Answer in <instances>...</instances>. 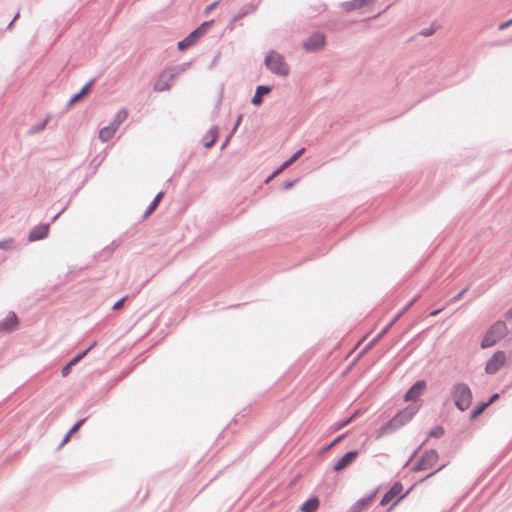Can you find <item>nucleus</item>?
I'll return each instance as SVG.
<instances>
[{
    "label": "nucleus",
    "mask_w": 512,
    "mask_h": 512,
    "mask_svg": "<svg viewBox=\"0 0 512 512\" xmlns=\"http://www.w3.org/2000/svg\"><path fill=\"white\" fill-rule=\"evenodd\" d=\"M163 196H164L163 191H160L157 193V195L154 197V199L151 201V203L146 208V210L142 216L143 219L147 218L149 215H151L156 210V208L159 205Z\"/></svg>",
    "instance_id": "23"
},
{
    "label": "nucleus",
    "mask_w": 512,
    "mask_h": 512,
    "mask_svg": "<svg viewBox=\"0 0 512 512\" xmlns=\"http://www.w3.org/2000/svg\"><path fill=\"white\" fill-rule=\"evenodd\" d=\"M286 165L289 167L291 164H293L294 162L288 158L286 161H285Z\"/></svg>",
    "instance_id": "49"
},
{
    "label": "nucleus",
    "mask_w": 512,
    "mask_h": 512,
    "mask_svg": "<svg viewBox=\"0 0 512 512\" xmlns=\"http://www.w3.org/2000/svg\"><path fill=\"white\" fill-rule=\"evenodd\" d=\"M319 506V499L313 496L307 499L300 507L301 512H316Z\"/></svg>",
    "instance_id": "22"
},
{
    "label": "nucleus",
    "mask_w": 512,
    "mask_h": 512,
    "mask_svg": "<svg viewBox=\"0 0 512 512\" xmlns=\"http://www.w3.org/2000/svg\"><path fill=\"white\" fill-rule=\"evenodd\" d=\"M450 396L457 409L466 411L472 402V391L470 387L463 382H458L452 385L450 389Z\"/></svg>",
    "instance_id": "2"
},
{
    "label": "nucleus",
    "mask_w": 512,
    "mask_h": 512,
    "mask_svg": "<svg viewBox=\"0 0 512 512\" xmlns=\"http://www.w3.org/2000/svg\"><path fill=\"white\" fill-rule=\"evenodd\" d=\"M218 5V1H215L211 4H209L206 8H205V13L208 14L210 13L212 10H214L216 8V6Z\"/></svg>",
    "instance_id": "41"
},
{
    "label": "nucleus",
    "mask_w": 512,
    "mask_h": 512,
    "mask_svg": "<svg viewBox=\"0 0 512 512\" xmlns=\"http://www.w3.org/2000/svg\"><path fill=\"white\" fill-rule=\"evenodd\" d=\"M95 82V79H91L90 81H88L83 87L82 89L77 92L76 94H74L70 100L68 101L67 105H66V108L69 109L71 108L75 103H77L78 101H80L88 92L89 90L91 89V87L93 86Z\"/></svg>",
    "instance_id": "16"
},
{
    "label": "nucleus",
    "mask_w": 512,
    "mask_h": 512,
    "mask_svg": "<svg viewBox=\"0 0 512 512\" xmlns=\"http://www.w3.org/2000/svg\"><path fill=\"white\" fill-rule=\"evenodd\" d=\"M436 28H437L436 25L433 23V24H431L430 27L422 29L419 32V35L424 36V37L432 36L436 32Z\"/></svg>",
    "instance_id": "28"
},
{
    "label": "nucleus",
    "mask_w": 512,
    "mask_h": 512,
    "mask_svg": "<svg viewBox=\"0 0 512 512\" xmlns=\"http://www.w3.org/2000/svg\"><path fill=\"white\" fill-rule=\"evenodd\" d=\"M18 317L15 312L10 311L6 317L0 321V332H13L18 327Z\"/></svg>",
    "instance_id": "11"
},
{
    "label": "nucleus",
    "mask_w": 512,
    "mask_h": 512,
    "mask_svg": "<svg viewBox=\"0 0 512 512\" xmlns=\"http://www.w3.org/2000/svg\"><path fill=\"white\" fill-rule=\"evenodd\" d=\"M126 299H127V296H124L121 299H119L117 302L114 303V305L112 306V309L113 310L120 309L123 306V304L126 301Z\"/></svg>",
    "instance_id": "34"
},
{
    "label": "nucleus",
    "mask_w": 512,
    "mask_h": 512,
    "mask_svg": "<svg viewBox=\"0 0 512 512\" xmlns=\"http://www.w3.org/2000/svg\"><path fill=\"white\" fill-rule=\"evenodd\" d=\"M71 198L67 200V202L58 210V212L52 217L51 222H55L59 216L64 213V211L68 208L70 205Z\"/></svg>",
    "instance_id": "29"
},
{
    "label": "nucleus",
    "mask_w": 512,
    "mask_h": 512,
    "mask_svg": "<svg viewBox=\"0 0 512 512\" xmlns=\"http://www.w3.org/2000/svg\"><path fill=\"white\" fill-rule=\"evenodd\" d=\"M357 450H352L344 454L333 466V471L340 472L350 466L358 456Z\"/></svg>",
    "instance_id": "10"
},
{
    "label": "nucleus",
    "mask_w": 512,
    "mask_h": 512,
    "mask_svg": "<svg viewBox=\"0 0 512 512\" xmlns=\"http://www.w3.org/2000/svg\"><path fill=\"white\" fill-rule=\"evenodd\" d=\"M506 355L504 351H496L486 362L485 372L487 374H496L505 364Z\"/></svg>",
    "instance_id": "7"
},
{
    "label": "nucleus",
    "mask_w": 512,
    "mask_h": 512,
    "mask_svg": "<svg viewBox=\"0 0 512 512\" xmlns=\"http://www.w3.org/2000/svg\"><path fill=\"white\" fill-rule=\"evenodd\" d=\"M506 318L512 319V307L506 312Z\"/></svg>",
    "instance_id": "48"
},
{
    "label": "nucleus",
    "mask_w": 512,
    "mask_h": 512,
    "mask_svg": "<svg viewBox=\"0 0 512 512\" xmlns=\"http://www.w3.org/2000/svg\"><path fill=\"white\" fill-rule=\"evenodd\" d=\"M325 44V36L321 32H315L303 42V49L308 52H316Z\"/></svg>",
    "instance_id": "8"
},
{
    "label": "nucleus",
    "mask_w": 512,
    "mask_h": 512,
    "mask_svg": "<svg viewBox=\"0 0 512 512\" xmlns=\"http://www.w3.org/2000/svg\"><path fill=\"white\" fill-rule=\"evenodd\" d=\"M218 132H219L218 127L212 126L208 130V132L203 136L202 143L205 148L209 149L215 144L217 137H218Z\"/></svg>",
    "instance_id": "18"
},
{
    "label": "nucleus",
    "mask_w": 512,
    "mask_h": 512,
    "mask_svg": "<svg viewBox=\"0 0 512 512\" xmlns=\"http://www.w3.org/2000/svg\"><path fill=\"white\" fill-rule=\"evenodd\" d=\"M443 310V308H439L437 310H434L430 313L431 316H436L438 315L441 311Z\"/></svg>",
    "instance_id": "47"
},
{
    "label": "nucleus",
    "mask_w": 512,
    "mask_h": 512,
    "mask_svg": "<svg viewBox=\"0 0 512 512\" xmlns=\"http://www.w3.org/2000/svg\"><path fill=\"white\" fill-rule=\"evenodd\" d=\"M13 23H14V22H13V21H11V22L8 24L7 28H8V29H9V28H11V27H12V25H13Z\"/></svg>",
    "instance_id": "52"
},
{
    "label": "nucleus",
    "mask_w": 512,
    "mask_h": 512,
    "mask_svg": "<svg viewBox=\"0 0 512 512\" xmlns=\"http://www.w3.org/2000/svg\"><path fill=\"white\" fill-rule=\"evenodd\" d=\"M404 496H407V493H404V495H401V496L398 498V500H400V499L404 498Z\"/></svg>",
    "instance_id": "53"
},
{
    "label": "nucleus",
    "mask_w": 512,
    "mask_h": 512,
    "mask_svg": "<svg viewBox=\"0 0 512 512\" xmlns=\"http://www.w3.org/2000/svg\"><path fill=\"white\" fill-rule=\"evenodd\" d=\"M499 398V394L498 393H494L490 396V398L488 399V401H486V405H491L493 402H495L497 399Z\"/></svg>",
    "instance_id": "40"
},
{
    "label": "nucleus",
    "mask_w": 512,
    "mask_h": 512,
    "mask_svg": "<svg viewBox=\"0 0 512 512\" xmlns=\"http://www.w3.org/2000/svg\"><path fill=\"white\" fill-rule=\"evenodd\" d=\"M402 490V484L400 482H395L382 497L380 505L386 506L387 504H389L395 497H397L402 492Z\"/></svg>",
    "instance_id": "15"
},
{
    "label": "nucleus",
    "mask_w": 512,
    "mask_h": 512,
    "mask_svg": "<svg viewBox=\"0 0 512 512\" xmlns=\"http://www.w3.org/2000/svg\"><path fill=\"white\" fill-rule=\"evenodd\" d=\"M305 152V148L298 149L292 156H290V159L295 162L303 153Z\"/></svg>",
    "instance_id": "35"
},
{
    "label": "nucleus",
    "mask_w": 512,
    "mask_h": 512,
    "mask_svg": "<svg viewBox=\"0 0 512 512\" xmlns=\"http://www.w3.org/2000/svg\"><path fill=\"white\" fill-rule=\"evenodd\" d=\"M242 121V115H238L234 126L232 127L231 134H234Z\"/></svg>",
    "instance_id": "37"
},
{
    "label": "nucleus",
    "mask_w": 512,
    "mask_h": 512,
    "mask_svg": "<svg viewBox=\"0 0 512 512\" xmlns=\"http://www.w3.org/2000/svg\"><path fill=\"white\" fill-rule=\"evenodd\" d=\"M86 418L78 420L68 431L69 434H74L76 431L79 430V428L85 423Z\"/></svg>",
    "instance_id": "31"
},
{
    "label": "nucleus",
    "mask_w": 512,
    "mask_h": 512,
    "mask_svg": "<svg viewBox=\"0 0 512 512\" xmlns=\"http://www.w3.org/2000/svg\"><path fill=\"white\" fill-rule=\"evenodd\" d=\"M265 66L271 73L282 77H286L290 72L289 65L285 62L284 57L274 50L267 53Z\"/></svg>",
    "instance_id": "4"
},
{
    "label": "nucleus",
    "mask_w": 512,
    "mask_h": 512,
    "mask_svg": "<svg viewBox=\"0 0 512 512\" xmlns=\"http://www.w3.org/2000/svg\"><path fill=\"white\" fill-rule=\"evenodd\" d=\"M418 408L414 405H409L405 407L403 410L399 411L392 419H390L386 424L381 426L377 431L376 438L379 439L386 435L392 434L408 422L412 420L414 415L417 413Z\"/></svg>",
    "instance_id": "1"
},
{
    "label": "nucleus",
    "mask_w": 512,
    "mask_h": 512,
    "mask_svg": "<svg viewBox=\"0 0 512 512\" xmlns=\"http://www.w3.org/2000/svg\"><path fill=\"white\" fill-rule=\"evenodd\" d=\"M15 245V240L12 238L4 239L0 241L1 250H12Z\"/></svg>",
    "instance_id": "27"
},
{
    "label": "nucleus",
    "mask_w": 512,
    "mask_h": 512,
    "mask_svg": "<svg viewBox=\"0 0 512 512\" xmlns=\"http://www.w3.org/2000/svg\"><path fill=\"white\" fill-rule=\"evenodd\" d=\"M127 116L128 112L125 109H121L116 113L114 120L111 124L117 125L118 128L119 125L126 120Z\"/></svg>",
    "instance_id": "24"
},
{
    "label": "nucleus",
    "mask_w": 512,
    "mask_h": 512,
    "mask_svg": "<svg viewBox=\"0 0 512 512\" xmlns=\"http://www.w3.org/2000/svg\"><path fill=\"white\" fill-rule=\"evenodd\" d=\"M49 227V223L34 226L28 234V240L34 242L44 239L48 235Z\"/></svg>",
    "instance_id": "12"
},
{
    "label": "nucleus",
    "mask_w": 512,
    "mask_h": 512,
    "mask_svg": "<svg viewBox=\"0 0 512 512\" xmlns=\"http://www.w3.org/2000/svg\"><path fill=\"white\" fill-rule=\"evenodd\" d=\"M444 428L440 425L433 427L429 432L428 436L433 438H440L444 435Z\"/></svg>",
    "instance_id": "26"
},
{
    "label": "nucleus",
    "mask_w": 512,
    "mask_h": 512,
    "mask_svg": "<svg viewBox=\"0 0 512 512\" xmlns=\"http://www.w3.org/2000/svg\"><path fill=\"white\" fill-rule=\"evenodd\" d=\"M438 460V453L435 449L425 451L420 459L412 467V471L418 472L431 468Z\"/></svg>",
    "instance_id": "6"
},
{
    "label": "nucleus",
    "mask_w": 512,
    "mask_h": 512,
    "mask_svg": "<svg viewBox=\"0 0 512 512\" xmlns=\"http://www.w3.org/2000/svg\"><path fill=\"white\" fill-rule=\"evenodd\" d=\"M47 122H48V120L46 119L43 122H41V123L37 124L36 126L32 127L30 129V133H37V132L43 130L45 128V126L47 125Z\"/></svg>",
    "instance_id": "33"
},
{
    "label": "nucleus",
    "mask_w": 512,
    "mask_h": 512,
    "mask_svg": "<svg viewBox=\"0 0 512 512\" xmlns=\"http://www.w3.org/2000/svg\"><path fill=\"white\" fill-rule=\"evenodd\" d=\"M286 168H288V166L286 165L285 162H283V164L279 167V170H284Z\"/></svg>",
    "instance_id": "50"
},
{
    "label": "nucleus",
    "mask_w": 512,
    "mask_h": 512,
    "mask_svg": "<svg viewBox=\"0 0 512 512\" xmlns=\"http://www.w3.org/2000/svg\"><path fill=\"white\" fill-rule=\"evenodd\" d=\"M351 419H352V418L350 417V418H348L347 420H345V421H343V422L339 423V424L337 425V428H338V429L343 428L345 425H347V424L351 421Z\"/></svg>",
    "instance_id": "43"
},
{
    "label": "nucleus",
    "mask_w": 512,
    "mask_h": 512,
    "mask_svg": "<svg viewBox=\"0 0 512 512\" xmlns=\"http://www.w3.org/2000/svg\"><path fill=\"white\" fill-rule=\"evenodd\" d=\"M121 240H113L111 244L104 249V252L112 253L115 249H117L121 245Z\"/></svg>",
    "instance_id": "30"
},
{
    "label": "nucleus",
    "mask_w": 512,
    "mask_h": 512,
    "mask_svg": "<svg viewBox=\"0 0 512 512\" xmlns=\"http://www.w3.org/2000/svg\"><path fill=\"white\" fill-rule=\"evenodd\" d=\"M426 386L425 380L416 381L406 392L404 400L407 402L416 401L424 393Z\"/></svg>",
    "instance_id": "9"
},
{
    "label": "nucleus",
    "mask_w": 512,
    "mask_h": 512,
    "mask_svg": "<svg viewBox=\"0 0 512 512\" xmlns=\"http://www.w3.org/2000/svg\"><path fill=\"white\" fill-rule=\"evenodd\" d=\"M116 130H117V125H114V124H110V125H108L106 127H103L99 131V139L102 142L109 141L113 137V135L115 134Z\"/></svg>",
    "instance_id": "21"
},
{
    "label": "nucleus",
    "mask_w": 512,
    "mask_h": 512,
    "mask_svg": "<svg viewBox=\"0 0 512 512\" xmlns=\"http://www.w3.org/2000/svg\"><path fill=\"white\" fill-rule=\"evenodd\" d=\"M18 17H19V13H16V14H15V16H14V18H13L11 21L15 22V21H16V19H18Z\"/></svg>",
    "instance_id": "51"
},
{
    "label": "nucleus",
    "mask_w": 512,
    "mask_h": 512,
    "mask_svg": "<svg viewBox=\"0 0 512 512\" xmlns=\"http://www.w3.org/2000/svg\"><path fill=\"white\" fill-rule=\"evenodd\" d=\"M257 3H248L245 4L241 9L232 17V22H237L243 17L253 13L257 9Z\"/></svg>",
    "instance_id": "20"
},
{
    "label": "nucleus",
    "mask_w": 512,
    "mask_h": 512,
    "mask_svg": "<svg viewBox=\"0 0 512 512\" xmlns=\"http://www.w3.org/2000/svg\"><path fill=\"white\" fill-rule=\"evenodd\" d=\"M174 77L175 74L167 75L165 72L162 73L154 83V90L158 92L169 90Z\"/></svg>",
    "instance_id": "14"
},
{
    "label": "nucleus",
    "mask_w": 512,
    "mask_h": 512,
    "mask_svg": "<svg viewBox=\"0 0 512 512\" xmlns=\"http://www.w3.org/2000/svg\"><path fill=\"white\" fill-rule=\"evenodd\" d=\"M272 87L268 85H259L255 90V94L251 99V103L254 106H260L263 103V95H267L271 92Z\"/></svg>",
    "instance_id": "17"
},
{
    "label": "nucleus",
    "mask_w": 512,
    "mask_h": 512,
    "mask_svg": "<svg viewBox=\"0 0 512 512\" xmlns=\"http://www.w3.org/2000/svg\"><path fill=\"white\" fill-rule=\"evenodd\" d=\"M508 332V328L504 321H497L491 325L484 334L481 341V348L486 349L495 345L503 339Z\"/></svg>",
    "instance_id": "3"
},
{
    "label": "nucleus",
    "mask_w": 512,
    "mask_h": 512,
    "mask_svg": "<svg viewBox=\"0 0 512 512\" xmlns=\"http://www.w3.org/2000/svg\"><path fill=\"white\" fill-rule=\"evenodd\" d=\"M469 287L470 286L468 285L464 289H462L458 294H456L453 298L450 299L449 303H455L459 301L462 298V296L468 291Z\"/></svg>",
    "instance_id": "32"
},
{
    "label": "nucleus",
    "mask_w": 512,
    "mask_h": 512,
    "mask_svg": "<svg viewBox=\"0 0 512 512\" xmlns=\"http://www.w3.org/2000/svg\"><path fill=\"white\" fill-rule=\"evenodd\" d=\"M297 180H290V181H287L285 182L283 185H282V188L284 190H288L290 188H292L295 184H296Z\"/></svg>",
    "instance_id": "38"
},
{
    "label": "nucleus",
    "mask_w": 512,
    "mask_h": 512,
    "mask_svg": "<svg viewBox=\"0 0 512 512\" xmlns=\"http://www.w3.org/2000/svg\"><path fill=\"white\" fill-rule=\"evenodd\" d=\"M404 496H407V493H404V495H401V496L398 498V500H400V499L404 498Z\"/></svg>",
    "instance_id": "54"
},
{
    "label": "nucleus",
    "mask_w": 512,
    "mask_h": 512,
    "mask_svg": "<svg viewBox=\"0 0 512 512\" xmlns=\"http://www.w3.org/2000/svg\"><path fill=\"white\" fill-rule=\"evenodd\" d=\"M281 171H282V170H279V168H278V169H276V170H275V171H274V172H273V173H272V174L267 178L266 182H268L270 179H272L273 177H275V176H276L277 174H279Z\"/></svg>",
    "instance_id": "44"
},
{
    "label": "nucleus",
    "mask_w": 512,
    "mask_h": 512,
    "mask_svg": "<svg viewBox=\"0 0 512 512\" xmlns=\"http://www.w3.org/2000/svg\"><path fill=\"white\" fill-rule=\"evenodd\" d=\"M488 407V405H486L485 402H481L479 404H477L471 411L470 413V417L471 419H475L477 418L479 415H481L484 410Z\"/></svg>",
    "instance_id": "25"
},
{
    "label": "nucleus",
    "mask_w": 512,
    "mask_h": 512,
    "mask_svg": "<svg viewBox=\"0 0 512 512\" xmlns=\"http://www.w3.org/2000/svg\"><path fill=\"white\" fill-rule=\"evenodd\" d=\"M72 435L69 434L68 432L66 433L65 437L63 438L62 442L60 443L59 445V448H61L62 446H64L70 439Z\"/></svg>",
    "instance_id": "42"
},
{
    "label": "nucleus",
    "mask_w": 512,
    "mask_h": 512,
    "mask_svg": "<svg viewBox=\"0 0 512 512\" xmlns=\"http://www.w3.org/2000/svg\"><path fill=\"white\" fill-rule=\"evenodd\" d=\"M389 327H386L385 329H383L382 333L381 334H384L387 330H388Z\"/></svg>",
    "instance_id": "55"
},
{
    "label": "nucleus",
    "mask_w": 512,
    "mask_h": 512,
    "mask_svg": "<svg viewBox=\"0 0 512 512\" xmlns=\"http://www.w3.org/2000/svg\"><path fill=\"white\" fill-rule=\"evenodd\" d=\"M443 467H444V466L442 465V466H440L438 469H436L435 471H433V472L429 473V474H428V475H427L423 480H425V479H427V478H429V477L433 476L436 472H438L439 470H441Z\"/></svg>",
    "instance_id": "45"
},
{
    "label": "nucleus",
    "mask_w": 512,
    "mask_h": 512,
    "mask_svg": "<svg viewBox=\"0 0 512 512\" xmlns=\"http://www.w3.org/2000/svg\"><path fill=\"white\" fill-rule=\"evenodd\" d=\"M373 497L374 494H371L357 500L346 512H362L369 507Z\"/></svg>",
    "instance_id": "19"
},
{
    "label": "nucleus",
    "mask_w": 512,
    "mask_h": 512,
    "mask_svg": "<svg viewBox=\"0 0 512 512\" xmlns=\"http://www.w3.org/2000/svg\"><path fill=\"white\" fill-rule=\"evenodd\" d=\"M96 346V342H93L88 348L83 350L82 352L75 355L61 370L62 376H67L72 368V366L76 365L80 360H82L88 352Z\"/></svg>",
    "instance_id": "13"
},
{
    "label": "nucleus",
    "mask_w": 512,
    "mask_h": 512,
    "mask_svg": "<svg viewBox=\"0 0 512 512\" xmlns=\"http://www.w3.org/2000/svg\"><path fill=\"white\" fill-rule=\"evenodd\" d=\"M344 438V435H340L338 437H336L325 449L324 451H327L328 449H330L331 447H333L334 445H336L339 441H341L342 439Z\"/></svg>",
    "instance_id": "36"
},
{
    "label": "nucleus",
    "mask_w": 512,
    "mask_h": 512,
    "mask_svg": "<svg viewBox=\"0 0 512 512\" xmlns=\"http://www.w3.org/2000/svg\"><path fill=\"white\" fill-rule=\"evenodd\" d=\"M211 24L212 21H206L200 24V26L193 30L188 36L178 42V49L184 51L194 45L198 39L206 33Z\"/></svg>",
    "instance_id": "5"
},
{
    "label": "nucleus",
    "mask_w": 512,
    "mask_h": 512,
    "mask_svg": "<svg viewBox=\"0 0 512 512\" xmlns=\"http://www.w3.org/2000/svg\"><path fill=\"white\" fill-rule=\"evenodd\" d=\"M232 135H233V134H231V133H230V134L227 136L226 140H225V141L222 143V145H221V148H222V149L227 145V143L229 142V140H230V138H231V136H232Z\"/></svg>",
    "instance_id": "46"
},
{
    "label": "nucleus",
    "mask_w": 512,
    "mask_h": 512,
    "mask_svg": "<svg viewBox=\"0 0 512 512\" xmlns=\"http://www.w3.org/2000/svg\"><path fill=\"white\" fill-rule=\"evenodd\" d=\"M511 25H512V19H510V20H508V21H506V22L501 23V24L498 26V29H499L500 31H502V30H504V29L508 28V27H509V26H511Z\"/></svg>",
    "instance_id": "39"
}]
</instances>
